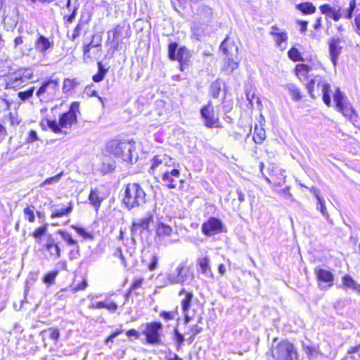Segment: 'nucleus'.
I'll use <instances>...</instances> for the list:
<instances>
[{"mask_svg":"<svg viewBox=\"0 0 360 360\" xmlns=\"http://www.w3.org/2000/svg\"><path fill=\"white\" fill-rule=\"evenodd\" d=\"M123 155H129V156L131 158V161H125L126 162H128V163L132 164L134 162H136L138 159L136 153L135 152V149L131 150L129 152L124 150H123Z\"/></svg>","mask_w":360,"mask_h":360,"instance_id":"obj_59","label":"nucleus"},{"mask_svg":"<svg viewBox=\"0 0 360 360\" xmlns=\"http://www.w3.org/2000/svg\"><path fill=\"white\" fill-rule=\"evenodd\" d=\"M315 274L319 281L328 283L329 287L333 285L334 276L330 271L323 269H316Z\"/></svg>","mask_w":360,"mask_h":360,"instance_id":"obj_25","label":"nucleus"},{"mask_svg":"<svg viewBox=\"0 0 360 360\" xmlns=\"http://www.w3.org/2000/svg\"><path fill=\"white\" fill-rule=\"evenodd\" d=\"M71 227L73 229H75V231L79 235L82 236L84 239H93V235L91 233L87 232L84 228L79 227V226H74V225L71 226Z\"/></svg>","mask_w":360,"mask_h":360,"instance_id":"obj_49","label":"nucleus"},{"mask_svg":"<svg viewBox=\"0 0 360 360\" xmlns=\"http://www.w3.org/2000/svg\"><path fill=\"white\" fill-rule=\"evenodd\" d=\"M297 10L300 11L303 15H311L316 13V6L309 1L300 3L295 5Z\"/></svg>","mask_w":360,"mask_h":360,"instance_id":"obj_29","label":"nucleus"},{"mask_svg":"<svg viewBox=\"0 0 360 360\" xmlns=\"http://www.w3.org/2000/svg\"><path fill=\"white\" fill-rule=\"evenodd\" d=\"M34 90L35 87L32 86L26 91H19L18 93V96L21 101H25L26 100H27L28 98H31L33 96Z\"/></svg>","mask_w":360,"mask_h":360,"instance_id":"obj_48","label":"nucleus"},{"mask_svg":"<svg viewBox=\"0 0 360 360\" xmlns=\"http://www.w3.org/2000/svg\"><path fill=\"white\" fill-rule=\"evenodd\" d=\"M139 226V225L137 224L136 222L133 223L132 226H131V234H132L133 236H135L138 233H141L143 231L141 228H140Z\"/></svg>","mask_w":360,"mask_h":360,"instance_id":"obj_63","label":"nucleus"},{"mask_svg":"<svg viewBox=\"0 0 360 360\" xmlns=\"http://www.w3.org/2000/svg\"><path fill=\"white\" fill-rule=\"evenodd\" d=\"M356 7V0H349V7L342 10L340 7H333L328 4H325L319 6L321 13L326 15V17L331 18L335 22H338L341 18L350 20L353 17V13Z\"/></svg>","mask_w":360,"mask_h":360,"instance_id":"obj_6","label":"nucleus"},{"mask_svg":"<svg viewBox=\"0 0 360 360\" xmlns=\"http://www.w3.org/2000/svg\"><path fill=\"white\" fill-rule=\"evenodd\" d=\"M59 79L58 78H50L41 83V86L36 92L37 97H41L44 94L48 93L49 94L53 95L59 89Z\"/></svg>","mask_w":360,"mask_h":360,"instance_id":"obj_17","label":"nucleus"},{"mask_svg":"<svg viewBox=\"0 0 360 360\" xmlns=\"http://www.w3.org/2000/svg\"><path fill=\"white\" fill-rule=\"evenodd\" d=\"M34 71L30 68H10L6 78V89L22 88L33 77Z\"/></svg>","mask_w":360,"mask_h":360,"instance_id":"obj_2","label":"nucleus"},{"mask_svg":"<svg viewBox=\"0 0 360 360\" xmlns=\"http://www.w3.org/2000/svg\"><path fill=\"white\" fill-rule=\"evenodd\" d=\"M342 288L360 293V284L357 283L349 275H345L342 278Z\"/></svg>","mask_w":360,"mask_h":360,"instance_id":"obj_27","label":"nucleus"},{"mask_svg":"<svg viewBox=\"0 0 360 360\" xmlns=\"http://www.w3.org/2000/svg\"><path fill=\"white\" fill-rule=\"evenodd\" d=\"M174 342L176 347V350L180 351L181 349V345L185 341V338L183 334H181L177 328H175L174 330Z\"/></svg>","mask_w":360,"mask_h":360,"instance_id":"obj_43","label":"nucleus"},{"mask_svg":"<svg viewBox=\"0 0 360 360\" xmlns=\"http://www.w3.org/2000/svg\"><path fill=\"white\" fill-rule=\"evenodd\" d=\"M284 88L288 91L294 101H299L302 98V96L299 88L294 84H287Z\"/></svg>","mask_w":360,"mask_h":360,"instance_id":"obj_34","label":"nucleus"},{"mask_svg":"<svg viewBox=\"0 0 360 360\" xmlns=\"http://www.w3.org/2000/svg\"><path fill=\"white\" fill-rule=\"evenodd\" d=\"M151 166L148 169L149 173L153 174L156 169L160 168L161 169L165 167V154L156 155L150 160Z\"/></svg>","mask_w":360,"mask_h":360,"instance_id":"obj_28","label":"nucleus"},{"mask_svg":"<svg viewBox=\"0 0 360 360\" xmlns=\"http://www.w3.org/2000/svg\"><path fill=\"white\" fill-rule=\"evenodd\" d=\"M25 216L30 222H34L35 221V216L33 209L27 207L23 210Z\"/></svg>","mask_w":360,"mask_h":360,"instance_id":"obj_53","label":"nucleus"},{"mask_svg":"<svg viewBox=\"0 0 360 360\" xmlns=\"http://www.w3.org/2000/svg\"><path fill=\"white\" fill-rule=\"evenodd\" d=\"M333 101L336 110L338 112H341L350 122L353 123L356 122L358 114L352 103L348 101L347 97L340 91V88H337L335 90L333 94Z\"/></svg>","mask_w":360,"mask_h":360,"instance_id":"obj_7","label":"nucleus"},{"mask_svg":"<svg viewBox=\"0 0 360 360\" xmlns=\"http://www.w3.org/2000/svg\"><path fill=\"white\" fill-rule=\"evenodd\" d=\"M88 22V20H84L82 18H80L78 21V23L75 27L72 34H70L69 32H68L67 36L71 41H75L76 39L79 37L82 34V31L83 30V27L84 25H86Z\"/></svg>","mask_w":360,"mask_h":360,"instance_id":"obj_30","label":"nucleus"},{"mask_svg":"<svg viewBox=\"0 0 360 360\" xmlns=\"http://www.w3.org/2000/svg\"><path fill=\"white\" fill-rule=\"evenodd\" d=\"M79 247L78 244H77V248L72 247L69 253L70 259L72 260L78 258V257L79 256Z\"/></svg>","mask_w":360,"mask_h":360,"instance_id":"obj_60","label":"nucleus"},{"mask_svg":"<svg viewBox=\"0 0 360 360\" xmlns=\"http://www.w3.org/2000/svg\"><path fill=\"white\" fill-rule=\"evenodd\" d=\"M271 353L274 360H299L295 346L287 340L277 342V338H274Z\"/></svg>","mask_w":360,"mask_h":360,"instance_id":"obj_3","label":"nucleus"},{"mask_svg":"<svg viewBox=\"0 0 360 360\" xmlns=\"http://www.w3.org/2000/svg\"><path fill=\"white\" fill-rule=\"evenodd\" d=\"M317 82V87L320 88L322 92V99L323 103L327 106L331 105V98H330V92L331 87L330 84L327 82L326 80L323 79L321 77L317 76L315 79H311L307 84V89L308 92L311 98H315V96L313 93L314 87L315 82Z\"/></svg>","mask_w":360,"mask_h":360,"instance_id":"obj_11","label":"nucleus"},{"mask_svg":"<svg viewBox=\"0 0 360 360\" xmlns=\"http://www.w3.org/2000/svg\"><path fill=\"white\" fill-rule=\"evenodd\" d=\"M122 333V330H117L110 334L105 341V344L108 345L110 348L112 347V343L115 338H117L120 334Z\"/></svg>","mask_w":360,"mask_h":360,"instance_id":"obj_52","label":"nucleus"},{"mask_svg":"<svg viewBox=\"0 0 360 360\" xmlns=\"http://www.w3.org/2000/svg\"><path fill=\"white\" fill-rule=\"evenodd\" d=\"M135 142L127 141H120V140H112L107 144L108 151L122 159L123 161H131L129 155H123V150H127L128 152L135 149Z\"/></svg>","mask_w":360,"mask_h":360,"instance_id":"obj_9","label":"nucleus"},{"mask_svg":"<svg viewBox=\"0 0 360 360\" xmlns=\"http://www.w3.org/2000/svg\"><path fill=\"white\" fill-rule=\"evenodd\" d=\"M202 331V328L199 326L197 324L193 325L190 327L189 330L186 332V334H192L193 335H197Z\"/></svg>","mask_w":360,"mask_h":360,"instance_id":"obj_57","label":"nucleus"},{"mask_svg":"<svg viewBox=\"0 0 360 360\" xmlns=\"http://www.w3.org/2000/svg\"><path fill=\"white\" fill-rule=\"evenodd\" d=\"M198 14L205 20H210L212 15V10L210 7L202 5L198 8Z\"/></svg>","mask_w":360,"mask_h":360,"instance_id":"obj_39","label":"nucleus"},{"mask_svg":"<svg viewBox=\"0 0 360 360\" xmlns=\"http://www.w3.org/2000/svg\"><path fill=\"white\" fill-rule=\"evenodd\" d=\"M89 200L96 209L100 207L102 200L98 193L93 190H91L89 193Z\"/></svg>","mask_w":360,"mask_h":360,"instance_id":"obj_45","label":"nucleus"},{"mask_svg":"<svg viewBox=\"0 0 360 360\" xmlns=\"http://www.w3.org/2000/svg\"><path fill=\"white\" fill-rule=\"evenodd\" d=\"M105 309H107L111 313H114L117 311V305L115 302H111L110 303H106L105 302Z\"/></svg>","mask_w":360,"mask_h":360,"instance_id":"obj_64","label":"nucleus"},{"mask_svg":"<svg viewBox=\"0 0 360 360\" xmlns=\"http://www.w3.org/2000/svg\"><path fill=\"white\" fill-rule=\"evenodd\" d=\"M63 176V172H61L59 174H58L52 177L47 178L41 183V186H43L46 184H56L60 180V179Z\"/></svg>","mask_w":360,"mask_h":360,"instance_id":"obj_50","label":"nucleus"},{"mask_svg":"<svg viewBox=\"0 0 360 360\" xmlns=\"http://www.w3.org/2000/svg\"><path fill=\"white\" fill-rule=\"evenodd\" d=\"M341 43L342 40L338 37H333L328 41L330 56L334 67L337 65L338 57L342 52Z\"/></svg>","mask_w":360,"mask_h":360,"instance_id":"obj_18","label":"nucleus"},{"mask_svg":"<svg viewBox=\"0 0 360 360\" xmlns=\"http://www.w3.org/2000/svg\"><path fill=\"white\" fill-rule=\"evenodd\" d=\"M288 57L293 61L300 60L301 56L299 51L295 48H291L288 52Z\"/></svg>","mask_w":360,"mask_h":360,"instance_id":"obj_51","label":"nucleus"},{"mask_svg":"<svg viewBox=\"0 0 360 360\" xmlns=\"http://www.w3.org/2000/svg\"><path fill=\"white\" fill-rule=\"evenodd\" d=\"M266 138V131L263 128H259L257 125L255 127L253 140L255 143L260 144Z\"/></svg>","mask_w":360,"mask_h":360,"instance_id":"obj_38","label":"nucleus"},{"mask_svg":"<svg viewBox=\"0 0 360 360\" xmlns=\"http://www.w3.org/2000/svg\"><path fill=\"white\" fill-rule=\"evenodd\" d=\"M303 351L307 354L309 360L317 358L320 354L319 347L315 345H303Z\"/></svg>","mask_w":360,"mask_h":360,"instance_id":"obj_31","label":"nucleus"},{"mask_svg":"<svg viewBox=\"0 0 360 360\" xmlns=\"http://www.w3.org/2000/svg\"><path fill=\"white\" fill-rule=\"evenodd\" d=\"M42 333L47 334L49 338L53 340L54 342H57L60 338V331L57 328L51 327L44 330Z\"/></svg>","mask_w":360,"mask_h":360,"instance_id":"obj_42","label":"nucleus"},{"mask_svg":"<svg viewBox=\"0 0 360 360\" xmlns=\"http://www.w3.org/2000/svg\"><path fill=\"white\" fill-rule=\"evenodd\" d=\"M77 85H79V82L75 79H65L63 82V89L64 92H69Z\"/></svg>","mask_w":360,"mask_h":360,"instance_id":"obj_41","label":"nucleus"},{"mask_svg":"<svg viewBox=\"0 0 360 360\" xmlns=\"http://www.w3.org/2000/svg\"><path fill=\"white\" fill-rule=\"evenodd\" d=\"M53 43L51 42L49 39L39 34L38 39L34 43L35 49L40 53L45 55L49 49L53 48Z\"/></svg>","mask_w":360,"mask_h":360,"instance_id":"obj_22","label":"nucleus"},{"mask_svg":"<svg viewBox=\"0 0 360 360\" xmlns=\"http://www.w3.org/2000/svg\"><path fill=\"white\" fill-rule=\"evenodd\" d=\"M176 314V311H162L160 313V316L165 321H170V320L174 319Z\"/></svg>","mask_w":360,"mask_h":360,"instance_id":"obj_56","label":"nucleus"},{"mask_svg":"<svg viewBox=\"0 0 360 360\" xmlns=\"http://www.w3.org/2000/svg\"><path fill=\"white\" fill-rule=\"evenodd\" d=\"M172 227L165 223L160 222L157 225L155 233L159 240H166L172 236Z\"/></svg>","mask_w":360,"mask_h":360,"instance_id":"obj_26","label":"nucleus"},{"mask_svg":"<svg viewBox=\"0 0 360 360\" xmlns=\"http://www.w3.org/2000/svg\"><path fill=\"white\" fill-rule=\"evenodd\" d=\"M182 294H185L184 298L181 300V307L184 312H187L191 307V300L193 299V295L191 292H187L184 288H183L179 292V295Z\"/></svg>","mask_w":360,"mask_h":360,"instance_id":"obj_32","label":"nucleus"},{"mask_svg":"<svg viewBox=\"0 0 360 360\" xmlns=\"http://www.w3.org/2000/svg\"><path fill=\"white\" fill-rule=\"evenodd\" d=\"M168 56L172 60L179 61L180 70L184 71L188 65L191 55L186 47L181 46L178 49V44L172 42L168 46Z\"/></svg>","mask_w":360,"mask_h":360,"instance_id":"obj_10","label":"nucleus"},{"mask_svg":"<svg viewBox=\"0 0 360 360\" xmlns=\"http://www.w3.org/2000/svg\"><path fill=\"white\" fill-rule=\"evenodd\" d=\"M296 23L300 26V32L301 34H304L307 30L308 22L306 20H298Z\"/></svg>","mask_w":360,"mask_h":360,"instance_id":"obj_62","label":"nucleus"},{"mask_svg":"<svg viewBox=\"0 0 360 360\" xmlns=\"http://www.w3.org/2000/svg\"><path fill=\"white\" fill-rule=\"evenodd\" d=\"M194 278L192 270L187 266L186 262H181L174 271L168 274V281L171 284H190Z\"/></svg>","mask_w":360,"mask_h":360,"instance_id":"obj_8","label":"nucleus"},{"mask_svg":"<svg viewBox=\"0 0 360 360\" xmlns=\"http://www.w3.org/2000/svg\"><path fill=\"white\" fill-rule=\"evenodd\" d=\"M115 168V162L113 160H106L105 161H103L102 163V166L101 167V171L103 174H107L112 170H114Z\"/></svg>","mask_w":360,"mask_h":360,"instance_id":"obj_44","label":"nucleus"},{"mask_svg":"<svg viewBox=\"0 0 360 360\" xmlns=\"http://www.w3.org/2000/svg\"><path fill=\"white\" fill-rule=\"evenodd\" d=\"M159 258L156 255H153L150 257V260L149 264H148V268L150 271H154L158 264Z\"/></svg>","mask_w":360,"mask_h":360,"instance_id":"obj_55","label":"nucleus"},{"mask_svg":"<svg viewBox=\"0 0 360 360\" xmlns=\"http://www.w3.org/2000/svg\"><path fill=\"white\" fill-rule=\"evenodd\" d=\"M59 271L58 270H54L48 272L46 274L43 278L44 283L50 286L55 283L56 278L58 276Z\"/></svg>","mask_w":360,"mask_h":360,"instance_id":"obj_40","label":"nucleus"},{"mask_svg":"<svg viewBox=\"0 0 360 360\" xmlns=\"http://www.w3.org/2000/svg\"><path fill=\"white\" fill-rule=\"evenodd\" d=\"M201 229L204 235L210 236L223 232L224 226L221 219L211 217L202 224Z\"/></svg>","mask_w":360,"mask_h":360,"instance_id":"obj_15","label":"nucleus"},{"mask_svg":"<svg viewBox=\"0 0 360 360\" xmlns=\"http://www.w3.org/2000/svg\"><path fill=\"white\" fill-rule=\"evenodd\" d=\"M38 139L39 138L37 131L35 130L32 129L29 131L26 141L28 143H32Z\"/></svg>","mask_w":360,"mask_h":360,"instance_id":"obj_58","label":"nucleus"},{"mask_svg":"<svg viewBox=\"0 0 360 360\" xmlns=\"http://www.w3.org/2000/svg\"><path fill=\"white\" fill-rule=\"evenodd\" d=\"M316 199L318 200V203L319 205V210H320V212H321L323 216L329 221L330 217H329L328 213L326 211V207L325 205L324 200L321 197H320L318 194L316 195Z\"/></svg>","mask_w":360,"mask_h":360,"instance_id":"obj_46","label":"nucleus"},{"mask_svg":"<svg viewBox=\"0 0 360 360\" xmlns=\"http://www.w3.org/2000/svg\"><path fill=\"white\" fill-rule=\"evenodd\" d=\"M197 264L199 266L200 272L207 278H213L214 275L210 267V259L206 256L199 258L197 260Z\"/></svg>","mask_w":360,"mask_h":360,"instance_id":"obj_24","label":"nucleus"},{"mask_svg":"<svg viewBox=\"0 0 360 360\" xmlns=\"http://www.w3.org/2000/svg\"><path fill=\"white\" fill-rule=\"evenodd\" d=\"M77 112H79V103L73 102L69 110L60 116L58 122L56 120H46L47 126L55 134H69L77 124Z\"/></svg>","mask_w":360,"mask_h":360,"instance_id":"obj_1","label":"nucleus"},{"mask_svg":"<svg viewBox=\"0 0 360 360\" xmlns=\"http://www.w3.org/2000/svg\"><path fill=\"white\" fill-rule=\"evenodd\" d=\"M267 172L270 177L262 173L265 180L269 184L281 186L285 183V171L275 164L269 165Z\"/></svg>","mask_w":360,"mask_h":360,"instance_id":"obj_14","label":"nucleus"},{"mask_svg":"<svg viewBox=\"0 0 360 360\" xmlns=\"http://www.w3.org/2000/svg\"><path fill=\"white\" fill-rule=\"evenodd\" d=\"M48 224H46L34 230L32 233V236L36 240H40L41 237L45 235L47 231Z\"/></svg>","mask_w":360,"mask_h":360,"instance_id":"obj_47","label":"nucleus"},{"mask_svg":"<svg viewBox=\"0 0 360 360\" xmlns=\"http://www.w3.org/2000/svg\"><path fill=\"white\" fill-rule=\"evenodd\" d=\"M271 29V34L274 36V39L277 46L281 47L282 43L285 42L288 39L286 32H278L279 29L276 26H273Z\"/></svg>","mask_w":360,"mask_h":360,"instance_id":"obj_33","label":"nucleus"},{"mask_svg":"<svg viewBox=\"0 0 360 360\" xmlns=\"http://www.w3.org/2000/svg\"><path fill=\"white\" fill-rule=\"evenodd\" d=\"M123 202L131 210L144 205L146 202V194L138 183H129L126 186Z\"/></svg>","mask_w":360,"mask_h":360,"instance_id":"obj_4","label":"nucleus"},{"mask_svg":"<svg viewBox=\"0 0 360 360\" xmlns=\"http://www.w3.org/2000/svg\"><path fill=\"white\" fill-rule=\"evenodd\" d=\"M57 233L59 234L62 239L70 247L77 248V242L76 240L72 238V236L65 230H58Z\"/></svg>","mask_w":360,"mask_h":360,"instance_id":"obj_37","label":"nucleus"},{"mask_svg":"<svg viewBox=\"0 0 360 360\" xmlns=\"http://www.w3.org/2000/svg\"><path fill=\"white\" fill-rule=\"evenodd\" d=\"M180 177V172L173 169L170 172L166 170L162 175V181L164 186L169 188H175L177 186V179Z\"/></svg>","mask_w":360,"mask_h":360,"instance_id":"obj_19","label":"nucleus"},{"mask_svg":"<svg viewBox=\"0 0 360 360\" xmlns=\"http://www.w3.org/2000/svg\"><path fill=\"white\" fill-rule=\"evenodd\" d=\"M150 219H151V217L143 218V219H141L139 222H136V223H137V224L139 225V226L140 228H141V229L143 231V230H146L148 229Z\"/></svg>","mask_w":360,"mask_h":360,"instance_id":"obj_61","label":"nucleus"},{"mask_svg":"<svg viewBox=\"0 0 360 360\" xmlns=\"http://www.w3.org/2000/svg\"><path fill=\"white\" fill-rule=\"evenodd\" d=\"M222 82L219 79L214 81L210 86V94L214 98H217L221 90Z\"/></svg>","mask_w":360,"mask_h":360,"instance_id":"obj_36","label":"nucleus"},{"mask_svg":"<svg viewBox=\"0 0 360 360\" xmlns=\"http://www.w3.org/2000/svg\"><path fill=\"white\" fill-rule=\"evenodd\" d=\"M162 325L160 322H151L146 324L142 333L145 335L146 342L150 345H160L161 343L160 331Z\"/></svg>","mask_w":360,"mask_h":360,"instance_id":"obj_13","label":"nucleus"},{"mask_svg":"<svg viewBox=\"0 0 360 360\" xmlns=\"http://www.w3.org/2000/svg\"><path fill=\"white\" fill-rule=\"evenodd\" d=\"M43 248L49 252L51 257L53 259H58L60 257L61 249L58 243L55 241V239L51 234L48 235L46 243L44 245Z\"/></svg>","mask_w":360,"mask_h":360,"instance_id":"obj_20","label":"nucleus"},{"mask_svg":"<svg viewBox=\"0 0 360 360\" xmlns=\"http://www.w3.org/2000/svg\"><path fill=\"white\" fill-rule=\"evenodd\" d=\"M108 39H111L112 43L115 48L123 43V40L129 37L131 32L129 25L126 22H122L117 25L114 29L109 30L108 32Z\"/></svg>","mask_w":360,"mask_h":360,"instance_id":"obj_12","label":"nucleus"},{"mask_svg":"<svg viewBox=\"0 0 360 360\" xmlns=\"http://www.w3.org/2000/svg\"><path fill=\"white\" fill-rule=\"evenodd\" d=\"M220 49L226 56L223 71L230 75L238 68V47L229 37L221 42Z\"/></svg>","mask_w":360,"mask_h":360,"instance_id":"obj_5","label":"nucleus"},{"mask_svg":"<svg viewBox=\"0 0 360 360\" xmlns=\"http://www.w3.org/2000/svg\"><path fill=\"white\" fill-rule=\"evenodd\" d=\"M77 7H74L72 13L69 15L64 17L66 27L68 26V24H70L75 20L77 13Z\"/></svg>","mask_w":360,"mask_h":360,"instance_id":"obj_54","label":"nucleus"},{"mask_svg":"<svg viewBox=\"0 0 360 360\" xmlns=\"http://www.w3.org/2000/svg\"><path fill=\"white\" fill-rule=\"evenodd\" d=\"M200 115L205 120V125L207 127H221L219 118L214 116V107L211 101L200 109Z\"/></svg>","mask_w":360,"mask_h":360,"instance_id":"obj_16","label":"nucleus"},{"mask_svg":"<svg viewBox=\"0 0 360 360\" xmlns=\"http://www.w3.org/2000/svg\"><path fill=\"white\" fill-rule=\"evenodd\" d=\"M51 208L52 211L51 218L54 219L68 216L72 212L73 206L72 202H70L68 206L58 208L56 205H53Z\"/></svg>","mask_w":360,"mask_h":360,"instance_id":"obj_23","label":"nucleus"},{"mask_svg":"<svg viewBox=\"0 0 360 360\" xmlns=\"http://www.w3.org/2000/svg\"><path fill=\"white\" fill-rule=\"evenodd\" d=\"M102 48L101 44L93 45L89 44L84 48V59L86 63L97 60L101 55Z\"/></svg>","mask_w":360,"mask_h":360,"instance_id":"obj_21","label":"nucleus"},{"mask_svg":"<svg viewBox=\"0 0 360 360\" xmlns=\"http://www.w3.org/2000/svg\"><path fill=\"white\" fill-rule=\"evenodd\" d=\"M97 65L98 72L92 77V79L94 82H100L103 80L106 73L108 71V68H105L101 61L98 62Z\"/></svg>","mask_w":360,"mask_h":360,"instance_id":"obj_35","label":"nucleus"}]
</instances>
